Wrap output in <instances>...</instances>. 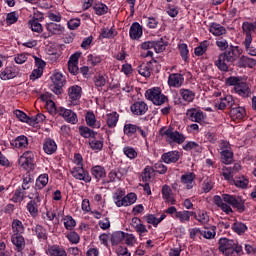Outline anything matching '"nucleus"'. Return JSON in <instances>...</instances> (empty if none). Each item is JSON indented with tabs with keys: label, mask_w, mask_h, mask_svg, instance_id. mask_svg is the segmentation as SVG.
Instances as JSON below:
<instances>
[{
	"label": "nucleus",
	"mask_w": 256,
	"mask_h": 256,
	"mask_svg": "<svg viewBox=\"0 0 256 256\" xmlns=\"http://www.w3.org/2000/svg\"><path fill=\"white\" fill-rule=\"evenodd\" d=\"M242 53L243 51L239 46L230 45L225 52L218 56L215 65L220 71L227 72L229 71V63H235Z\"/></svg>",
	"instance_id": "1"
},
{
	"label": "nucleus",
	"mask_w": 256,
	"mask_h": 256,
	"mask_svg": "<svg viewBox=\"0 0 256 256\" xmlns=\"http://www.w3.org/2000/svg\"><path fill=\"white\" fill-rule=\"evenodd\" d=\"M213 201L217 207H221L224 203H227L228 205H231L232 207L237 209L239 213H243V211H245V205L243 204L241 199L237 198V196L223 194L221 198V196L216 195L214 196Z\"/></svg>",
	"instance_id": "2"
},
{
	"label": "nucleus",
	"mask_w": 256,
	"mask_h": 256,
	"mask_svg": "<svg viewBox=\"0 0 256 256\" xmlns=\"http://www.w3.org/2000/svg\"><path fill=\"white\" fill-rule=\"evenodd\" d=\"M219 251L226 256H239L241 255V251H243V247L235 244L233 240L221 238L219 240Z\"/></svg>",
	"instance_id": "3"
},
{
	"label": "nucleus",
	"mask_w": 256,
	"mask_h": 256,
	"mask_svg": "<svg viewBox=\"0 0 256 256\" xmlns=\"http://www.w3.org/2000/svg\"><path fill=\"white\" fill-rule=\"evenodd\" d=\"M160 135H162V137H166L167 141L170 143L172 141L181 145V143L185 141V136H183V134L179 133L178 131H173V128H161Z\"/></svg>",
	"instance_id": "4"
},
{
	"label": "nucleus",
	"mask_w": 256,
	"mask_h": 256,
	"mask_svg": "<svg viewBox=\"0 0 256 256\" xmlns=\"http://www.w3.org/2000/svg\"><path fill=\"white\" fill-rule=\"evenodd\" d=\"M146 99L152 101L154 105H163L167 101V96L161 93L159 88L148 89L145 93Z\"/></svg>",
	"instance_id": "5"
},
{
	"label": "nucleus",
	"mask_w": 256,
	"mask_h": 256,
	"mask_svg": "<svg viewBox=\"0 0 256 256\" xmlns=\"http://www.w3.org/2000/svg\"><path fill=\"white\" fill-rule=\"evenodd\" d=\"M34 154L31 151H26L23 155L19 158L18 163L22 169L25 171H33L35 169V164L33 163Z\"/></svg>",
	"instance_id": "6"
},
{
	"label": "nucleus",
	"mask_w": 256,
	"mask_h": 256,
	"mask_svg": "<svg viewBox=\"0 0 256 256\" xmlns=\"http://www.w3.org/2000/svg\"><path fill=\"white\" fill-rule=\"evenodd\" d=\"M51 79L53 83V93L56 95H61V91H63V85H65V77L60 72H54Z\"/></svg>",
	"instance_id": "7"
},
{
	"label": "nucleus",
	"mask_w": 256,
	"mask_h": 256,
	"mask_svg": "<svg viewBox=\"0 0 256 256\" xmlns=\"http://www.w3.org/2000/svg\"><path fill=\"white\" fill-rule=\"evenodd\" d=\"M71 175L74 177V179H78V181H84V183H91V175L87 170L83 169V166L74 167L71 170Z\"/></svg>",
	"instance_id": "8"
},
{
	"label": "nucleus",
	"mask_w": 256,
	"mask_h": 256,
	"mask_svg": "<svg viewBox=\"0 0 256 256\" xmlns=\"http://www.w3.org/2000/svg\"><path fill=\"white\" fill-rule=\"evenodd\" d=\"M58 113H59V115H61V117H63V119L67 123H71V125H76V123L79 121L77 119V114L75 112H73L72 110L60 107L58 109Z\"/></svg>",
	"instance_id": "9"
},
{
	"label": "nucleus",
	"mask_w": 256,
	"mask_h": 256,
	"mask_svg": "<svg viewBox=\"0 0 256 256\" xmlns=\"http://www.w3.org/2000/svg\"><path fill=\"white\" fill-rule=\"evenodd\" d=\"M131 111L134 115H145L149 111V106L143 101H138L132 104Z\"/></svg>",
	"instance_id": "10"
},
{
	"label": "nucleus",
	"mask_w": 256,
	"mask_h": 256,
	"mask_svg": "<svg viewBox=\"0 0 256 256\" xmlns=\"http://www.w3.org/2000/svg\"><path fill=\"white\" fill-rule=\"evenodd\" d=\"M216 109H220V111H223L226 107H235V100L233 99V96L228 95L224 98H221L220 101H218L215 104Z\"/></svg>",
	"instance_id": "11"
},
{
	"label": "nucleus",
	"mask_w": 256,
	"mask_h": 256,
	"mask_svg": "<svg viewBox=\"0 0 256 256\" xmlns=\"http://www.w3.org/2000/svg\"><path fill=\"white\" fill-rule=\"evenodd\" d=\"M183 81H185L183 75L179 73L170 74L168 78V85L169 87L179 88L183 85Z\"/></svg>",
	"instance_id": "12"
},
{
	"label": "nucleus",
	"mask_w": 256,
	"mask_h": 256,
	"mask_svg": "<svg viewBox=\"0 0 256 256\" xmlns=\"http://www.w3.org/2000/svg\"><path fill=\"white\" fill-rule=\"evenodd\" d=\"M11 242L16 246L17 252H22L25 249V238L22 234H12Z\"/></svg>",
	"instance_id": "13"
},
{
	"label": "nucleus",
	"mask_w": 256,
	"mask_h": 256,
	"mask_svg": "<svg viewBox=\"0 0 256 256\" xmlns=\"http://www.w3.org/2000/svg\"><path fill=\"white\" fill-rule=\"evenodd\" d=\"M180 181L183 185L186 186V189H193V185H195V173L189 172L183 174L180 178Z\"/></svg>",
	"instance_id": "14"
},
{
	"label": "nucleus",
	"mask_w": 256,
	"mask_h": 256,
	"mask_svg": "<svg viewBox=\"0 0 256 256\" xmlns=\"http://www.w3.org/2000/svg\"><path fill=\"white\" fill-rule=\"evenodd\" d=\"M186 115L190 121H193L194 123H201L204 119L203 112L197 111V109H189L186 112Z\"/></svg>",
	"instance_id": "15"
},
{
	"label": "nucleus",
	"mask_w": 256,
	"mask_h": 256,
	"mask_svg": "<svg viewBox=\"0 0 256 256\" xmlns=\"http://www.w3.org/2000/svg\"><path fill=\"white\" fill-rule=\"evenodd\" d=\"M129 35L131 39H140V37L143 35V28L141 27V24L134 22L130 27Z\"/></svg>",
	"instance_id": "16"
},
{
	"label": "nucleus",
	"mask_w": 256,
	"mask_h": 256,
	"mask_svg": "<svg viewBox=\"0 0 256 256\" xmlns=\"http://www.w3.org/2000/svg\"><path fill=\"white\" fill-rule=\"evenodd\" d=\"M234 91L239 94L240 97H249L251 95L249 85H247L245 82H240L239 84H236V87H234Z\"/></svg>",
	"instance_id": "17"
},
{
	"label": "nucleus",
	"mask_w": 256,
	"mask_h": 256,
	"mask_svg": "<svg viewBox=\"0 0 256 256\" xmlns=\"http://www.w3.org/2000/svg\"><path fill=\"white\" fill-rule=\"evenodd\" d=\"M162 197L166 203H171V205H175L176 201L173 197V190L171 187L164 185L162 187Z\"/></svg>",
	"instance_id": "18"
},
{
	"label": "nucleus",
	"mask_w": 256,
	"mask_h": 256,
	"mask_svg": "<svg viewBox=\"0 0 256 256\" xmlns=\"http://www.w3.org/2000/svg\"><path fill=\"white\" fill-rule=\"evenodd\" d=\"M230 117L232 119L238 120L243 119V117H245V108L238 106L237 104H234V106H232L230 110Z\"/></svg>",
	"instance_id": "19"
},
{
	"label": "nucleus",
	"mask_w": 256,
	"mask_h": 256,
	"mask_svg": "<svg viewBox=\"0 0 256 256\" xmlns=\"http://www.w3.org/2000/svg\"><path fill=\"white\" fill-rule=\"evenodd\" d=\"M43 149L47 155H53L57 151V143H55V140L48 138L44 141Z\"/></svg>",
	"instance_id": "20"
},
{
	"label": "nucleus",
	"mask_w": 256,
	"mask_h": 256,
	"mask_svg": "<svg viewBox=\"0 0 256 256\" xmlns=\"http://www.w3.org/2000/svg\"><path fill=\"white\" fill-rule=\"evenodd\" d=\"M179 151H170L162 155V161L164 163H177L179 161Z\"/></svg>",
	"instance_id": "21"
},
{
	"label": "nucleus",
	"mask_w": 256,
	"mask_h": 256,
	"mask_svg": "<svg viewBox=\"0 0 256 256\" xmlns=\"http://www.w3.org/2000/svg\"><path fill=\"white\" fill-rule=\"evenodd\" d=\"M12 147H16L17 149H23L29 145V140L25 135L18 136L16 139L11 141Z\"/></svg>",
	"instance_id": "22"
},
{
	"label": "nucleus",
	"mask_w": 256,
	"mask_h": 256,
	"mask_svg": "<svg viewBox=\"0 0 256 256\" xmlns=\"http://www.w3.org/2000/svg\"><path fill=\"white\" fill-rule=\"evenodd\" d=\"M91 175L97 180L101 181V179L105 178L107 175V172L105 171V168L103 166H94L91 169Z\"/></svg>",
	"instance_id": "23"
},
{
	"label": "nucleus",
	"mask_w": 256,
	"mask_h": 256,
	"mask_svg": "<svg viewBox=\"0 0 256 256\" xmlns=\"http://www.w3.org/2000/svg\"><path fill=\"white\" fill-rule=\"evenodd\" d=\"M85 119L88 127H92L93 129H99L101 127V122L97 121L93 112H88Z\"/></svg>",
	"instance_id": "24"
},
{
	"label": "nucleus",
	"mask_w": 256,
	"mask_h": 256,
	"mask_svg": "<svg viewBox=\"0 0 256 256\" xmlns=\"http://www.w3.org/2000/svg\"><path fill=\"white\" fill-rule=\"evenodd\" d=\"M47 254L50 256H67V252L61 246L53 245L49 246Z\"/></svg>",
	"instance_id": "25"
},
{
	"label": "nucleus",
	"mask_w": 256,
	"mask_h": 256,
	"mask_svg": "<svg viewBox=\"0 0 256 256\" xmlns=\"http://www.w3.org/2000/svg\"><path fill=\"white\" fill-rule=\"evenodd\" d=\"M151 63H157V60L152 59L149 61L148 64L140 65L138 67L139 75H142V77H151V68L149 67V65H151Z\"/></svg>",
	"instance_id": "26"
},
{
	"label": "nucleus",
	"mask_w": 256,
	"mask_h": 256,
	"mask_svg": "<svg viewBox=\"0 0 256 256\" xmlns=\"http://www.w3.org/2000/svg\"><path fill=\"white\" fill-rule=\"evenodd\" d=\"M68 95L71 101H79V99H81V87L78 85L71 86L68 89Z\"/></svg>",
	"instance_id": "27"
},
{
	"label": "nucleus",
	"mask_w": 256,
	"mask_h": 256,
	"mask_svg": "<svg viewBox=\"0 0 256 256\" xmlns=\"http://www.w3.org/2000/svg\"><path fill=\"white\" fill-rule=\"evenodd\" d=\"M256 65V60L253 58H249L247 56H242L238 60V67H249L250 69H253Z\"/></svg>",
	"instance_id": "28"
},
{
	"label": "nucleus",
	"mask_w": 256,
	"mask_h": 256,
	"mask_svg": "<svg viewBox=\"0 0 256 256\" xmlns=\"http://www.w3.org/2000/svg\"><path fill=\"white\" fill-rule=\"evenodd\" d=\"M210 33L216 37H221V35H225V33H227V30L225 27L221 26V24L212 23L210 26Z\"/></svg>",
	"instance_id": "29"
},
{
	"label": "nucleus",
	"mask_w": 256,
	"mask_h": 256,
	"mask_svg": "<svg viewBox=\"0 0 256 256\" xmlns=\"http://www.w3.org/2000/svg\"><path fill=\"white\" fill-rule=\"evenodd\" d=\"M46 29L47 31H49V33H52L53 35H59L63 33L65 28H63L61 24L50 22L46 24Z\"/></svg>",
	"instance_id": "30"
},
{
	"label": "nucleus",
	"mask_w": 256,
	"mask_h": 256,
	"mask_svg": "<svg viewBox=\"0 0 256 256\" xmlns=\"http://www.w3.org/2000/svg\"><path fill=\"white\" fill-rule=\"evenodd\" d=\"M179 93L183 101H186L187 103H191L195 99V92L190 89L182 88L179 90Z\"/></svg>",
	"instance_id": "31"
},
{
	"label": "nucleus",
	"mask_w": 256,
	"mask_h": 256,
	"mask_svg": "<svg viewBox=\"0 0 256 256\" xmlns=\"http://www.w3.org/2000/svg\"><path fill=\"white\" fill-rule=\"evenodd\" d=\"M12 231L13 235H19L25 233V227L23 226V222L19 219H15L12 222Z\"/></svg>",
	"instance_id": "32"
},
{
	"label": "nucleus",
	"mask_w": 256,
	"mask_h": 256,
	"mask_svg": "<svg viewBox=\"0 0 256 256\" xmlns=\"http://www.w3.org/2000/svg\"><path fill=\"white\" fill-rule=\"evenodd\" d=\"M14 115L19 119V121H22V123H28V125H33V118L27 116L25 112L21 110H15Z\"/></svg>",
	"instance_id": "33"
},
{
	"label": "nucleus",
	"mask_w": 256,
	"mask_h": 256,
	"mask_svg": "<svg viewBox=\"0 0 256 256\" xmlns=\"http://www.w3.org/2000/svg\"><path fill=\"white\" fill-rule=\"evenodd\" d=\"M34 233L39 241H47V229L41 225H36Z\"/></svg>",
	"instance_id": "34"
},
{
	"label": "nucleus",
	"mask_w": 256,
	"mask_h": 256,
	"mask_svg": "<svg viewBox=\"0 0 256 256\" xmlns=\"http://www.w3.org/2000/svg\"><path fill=\"white\" fill-rule=\"evenodd\" d=\"M79 133H80L81 137H84V139H89V137H91L92 139H95V135H97V133L95 131H93L89 127H85V126L79 127Z\"/></svg>",
	"instance_id": "35"
},
{
	"label": "nucleus",
	"mask_w": 256,
	"mask_h": 256,
	"mask_svg": "<svg viewBox=\"0 0 256 256\" xmlns=\"http://www.w3.org/2000/svg\"><path fill=\"white\" fill-rule=\"evenodd\" d=\"M195 212H191V211H179L176 212L175 217L176 219H180L181 223H185V221H189V219H191V216H194Z\"/></svg>",
	"instance_id": "36"
},
{
	"label": "nucleus",
	"mask_w": 256,
	"mask_h": 256,
	"mask_svg": "<svg viewBox=\"0 0 256 256\" xmlns=\"http://www.w3.org/2000/svg\"><path fill=\"white\" fill-rule=\"evenodd\" d=\"M221 161L225 165H231L233 163V152L231 150L221 151Z\"/></svg>",
	"instance_id": "37"
},
{
	"label": "nucleus",
	"mask_w": 256,
	"mask_h": 256,
	"mask_svg": "<svg viewBox=\"0 0 256 256\" xmlns=\"http://www.w3.org/2000/svg\"><path fill=\"white\" fill-rule=\"evenodd\" d=\"M217 227L211 226L210 228H205L202 230V237L204 239H214L215 235H217Z\"/></svg>",
	"instance_id": "38"
},
{
	"label": "nucleus",
	"mask_w": 256,
	"mask_h": 256,
	"mask_svg": "<svg viewBox=\"0 0 256 256\" xmlns=\"http://www.w3.org/2000/svg\"><path fill=\"white\" fill-rule=\"evenodd\" d=\"M117 121H119V114L117 112L107 115V125L110 129L117 126Z\"/></svg>",
	"instance_id": "39"
},
{
	"label": "nucleus",
	"mask_w": 256,
	"mask_h": 256,
	"mask_svg": "<svg viewBox=\"0 0 256 256\" xmlns=\"http://www.w3.org/2000/svg\"><path fill=\"white\" fill-rule=\"evenodd\" d=\"M27 209L32 217H37V214L39 213V205L36 200H31L27 204Z\"/></svg>",
	"instance_id": "40"
},
{
	"label": "nucleus",
	"mask_w": 256,
	"mask_h": 256,
	"mask_svg": "<svg viewBox=\"0 0 256 256\" xmlns=\"http://www.w3.org/2000/svg\"><path fill=\"white\" fill-rule=\"evenodd\" d=\"M47 183H49V175L41 174L36 180V187L37 189H43L47 186Z\"/></svg>",
	"instance_id": "41"
},
{
	"label": "nucleus",
	"mask_w": 256,
	"mask_h": 256,
	"mask_svg": "<svg viewBox=\"0 0 256 256\" xmlns=\"http://www.w3.org/2000/svg\"><path fill=\"white\" fill-rule=\"evenodd\" d=\"M166 48H167V42H165L163 38H160L158 41H154L155 53H163V51H165Z\"/></svg>",
	"instance_id": "42"
},
{
	"label": "nucleus",
	"mask_w": 256,
	"mask_h": 256,
	"mask_svg": "<svg viewBox=\"0 0 256 256\" xmlns=\"http://www.w3.org/2000/svg\"><path fill=\"white\" fill-rule=\"evenodd\" d=\"M209 47V41L205 40L200 43L198 47L195 48L194 53L197 57H201L206 51L207 48Z\"/></svg>",
	"instance_id": "43"
},
{
	"label": "nucleus",
	"mask_w": 256,
	"mask_h": 256,
	"mask_svg": "<svg viewBox=\"0 0 256 256\" xmlns=\"http://www.w3.org/2000/svg\"><path fill=\"white\" fill-rule=\"evenodd\" d=\"M233 183L236 187H240L241 189H246L249 185V180L245 178V176L236 177L233 180Z\"/></svg>",
	"instance_id": "44"
},
{
	"label": "nucleus",
	"mask_w": 256,
	"mask_h": 256,
	"mask_svg": "<svg viewBox=\"0 0 256 256\" xmlns=\"http://www.w3.org/2000/svg\"><path fill=\"white\" fill-rule=\"evenodd\" d=\"M137 129H139V126L135 124H125L124 134L127 135V137H133V135L137 133Z\"/></svg>",
	"instance_id": "45"
},
{
	"label": "nucleus",
	"mask_w": 256,
	"mask_h": 256,
	"mask_svg": "<svg viewBox=\"0 0 256 256\" xmlns=\"http://www.w3.org/2000/svg\"><path fill=\"white\" fill-rule=\"evenodd\" d=\"M123 239H125V232L122 231L114 232L111 236V242L113 245H119Z\"/></svg>",
	"instance_id": "46"
},
{
	"label": "nucleus",
	"mask_w": 256,
	"mask_h": 256,
	"mask_svg": "<svg viewBox=\"0 0 256 256\" xmlns=\"http://www.w3.org/2000/svg\"><path fill=\"white\" fill-rule=\"evenodd\" d=\"M25 199V190L23 188H18L12 197L13 203H21Z\"/></svg>",
	"instance_id": "47"
},
{
	"label": "nucleus",
	"mask_w": 256,
	"mask_h": 256,
	"mask_svg": "<svg viewBox=\"0 0 256 256\" xmlns=\"http://www.w3.org/2000/svg\"><path fill=\"white\" fill-rule=\"evenodd\" d=\"M232 230L237 233L238 235H243V233H245V231H247V225H245L242 222H235L232 225Z\"/></svg>",
	"instance_id": "48"
},
{
	"label": "nucleus",
	"mask_w": 256,
	"mask_h": 256,
	"mask_svg": "<svg viewBox=\"0 0 256 256\" xmlns=\"http://www.w3.org/2000/svg\"><path fill=\"white\" fill-rule=\"evenodd\" d=\"M15 77H17V73L13 72V70L11 69H6L0 74V78L3 81H7L9 79H15Z\"/></svg>",
	"instance_id": "49"
},
{
	"label": "nucleus",
	"mask_w": 256,
	"mask_h": 256,
	"mask_svg": "<svg viewBox=\"0 0 256 256\" xmlns=\"http://www.w3.org/2000/svg\"><path fill=\"white\" fill-rule=\"evenodd\" d=\"M178 49L183 61H187L189 59V48L187 47V44H179Z\"/></svg>",
	"instance_id": "50"
},
{
	"label": "nucleus",
	"mask_w": 256,
	"mask_h": 256,
	"mask_svg": "<svg viewBox=\"0 0 256 256\" xmlns=\"http://www.w3.org/2000/svg\"><path fill=\"white\" fill-rule=\"evenodd\" d=\"M77 225V223L75 222V220L73 219V217L71 216H66L64 218V227L65 229H67L68 231H73V228Z\"/></svg>",
	"instance_id": "51"
},
{
	"label": "nucleus",
	"mask_w": 256,
	"mask_h": 256,
	"mask_svg": "<svg viewBox=\"0 0 256 256\" xmlns=\"http://www.w3.org/2000/svg\"><path fill=\"white\" fill-rule=\"evenodd\" d=\"M93 9L96 13V15H105L108 11L107 5L103 3L95 4L93 6Z\"/></svg>",
	"instance_id": "52"
},
{
	"label": "nucleus",
	"mask_w": 256,
	"mask_h": 256,
	"mask_svg": "<svg viewBox=\"0 0 256 256\" xmlns=\"http://www.w3.org/2000/svg\"><path fill=\"white\" fill-rule=\"evenodd\" d=\"M123 153L126 155V157H128V159H136L137 157V151L131 146L124 147Z\"/></svg>",
	"instance_id": "53"
},
{
	"label": "nucleus",
	"mask_w": 256,
	"mask_h": 256,
	"mask_svg": "<svg viewBox=\"0 0 256 256\" xmlns=\"http://www.w3.org/2000/svg\"><path fill=\"white\" fill-rule=\"evenodd\" d=\"M30 183H33V178L31 177V174L26 173V175L23 176V183H22V190L27 191L31 187Z\"/></svg>",
	"instance_id": "54"
},
{
	"label": "nucleus",
	"mask_w": 256,
	"mask_h": 256,
	"mask_svg": "<svg viewBox=\"0 0 256 256\" xmlns=\"http://www.w3.org/2000/svg\"><path fill=\"white\" fill-rule=\"evenodd\" d=\"M153 173H155V168L147 166L144 169V172H143V175H142L143 181L151 180V178L153 177Z\"/></svg>",
	"instance_id": "55"
},
{
	"label": "nucleus",
	"mask_w": 256,
	"mask_h": 256,
	"mask_svg": "<svg viewBox=\"0 0 256 256\" xmlns=\"http://www.w3.org/2000/svg\"><path fill=\"white\" fill-rule=\"evenodd\" d=\"M125 207H129V205H133L137 201V195L135 193H130L123 197Z\"/></svg>",
	"instance_id": "56"
},
{
	"label": "nucleus",
	"mask_w": 256,
	"mask_h": 256,
	"mask_svg": "<svg viewBox=\"0 0 256 256\" xmlns=\"http://www.w3.org/2000/svg\"><path fill=\"white\" fill-rule=\"evenodd\" d=\"M89 145H90L91 149H93V151H101V149H103V141L102 140H97V139L93 138V140H91L89 142Z\"/></svg>",
	"instance_id": "57"
},
{
	"label": "nucleus",
	"mask_w": 256,
	"mask_h": 256,
	"mask_svg": "<svg viewBox=\"0 0 256 256\" xmlns=\"http://www.w3.org/2000/svg\"><path fill=\"white\" fill-rule=\"evenodd\" d=\"M29 23L31 26V30L35 33H41V31H43V26L41 25V23H39L37 19L30 20Z\"/></svg>",
	"instance_id": "58"
},
{
	"label": "nucleus",
	"mask_w": 256,
	"mask_h": 256,
	"mask_svg": "<svg viewBox=\"0 0 256 256\" xmlns=\"http://www.w3.org/2000/svg\"><path fill=\"white\" fill-rule=\"evenodd\" d=\"M194 219L199 223L205 224L209 221V215H207V212H200L198 215L194 212Z\"/></svg>",
	"instance_id": "59"
},
{
	"label": "nucleus",
	"mask_w": 256,
	"mask_h": 256,
	"mask_svg": "<svg viewBox=\"0 0 256 256\" xmlns=\"http://www.w3.org/2000/svg\"><path fill=\"white\" fill-rule=\"evenodd\" d=\"M116 179H118L119 181H121V176H119L117 174V171L112 170L111 172H109L108 174V179L107 180H103V183H114V181H116Z\"/></svg>",
	"instance_id": "60"
},
{
	"label": "nucleus",
	"mask_w": 256,
	"mask_h": 256,
	"mask_svg": "<svg viewBox=\"0 0 256 256\" xmlns=\"http://www.w3.org/2000/svg\"><path fill=\"white\" fill-rule=\"evenodd\" d=\"M222 175L226 181H234L233 179V169L231 167L223 168Z\"/></svg>",
	"instance_id": "61"
},
{
	"label": "nucleus",
	"mask_w": 256,
	"mask_h": 256,
	"mask_svg": "<svg viewBox=\"0 0 256 256\" xmlns=\"http://www.w3.org/2000/svg\"><path fill=\"white\" fill-rule=\"evenodd\" d=\"M216 45L220 49V51H227V49H229V42H227V40L223 38H219L216 41Z\"/></svg>",
	"instance_id": "62"
},
{
	"label": "nucleus",
	"mask_w": 256,
	"mask_h": 256,
	"mask_svg": "<svg viewBox=\"0 0 256 256\" xmlns=\"http://www.w3.org/2000/svg\"><path fill=\"white\" fill-rule=\"evenodd\" d=\"M18 19L19 16H17V13L11 12L7 14L6 23L7 25H13V23H17Z\"/></svg>",
	"instance_id": "63"
},
{
	"label": "nucleus",
	"mask_w": 256,
	"mask_h": 256,
	"mask_svg": "<svg viewBox=\"0 0 256 256\" xmlns=\"http://www.w3.org/2000/svg\"><path fill=\"white\" fill-rule=\"evenodd\" d=\"M154 171L160 175H165V173H167V166H165L162 162H158L154 165Z\"/></svg>",
	"instance_id": "64"
}]
</instances>
